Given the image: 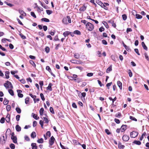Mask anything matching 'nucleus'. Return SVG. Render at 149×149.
<instances>
[{
    "instance_id": "obj_7",
    "label": "nucleus",
    "mask_w": 149,
    "mask_h": 149,
    "mask_svg": "<svg viewBox=\"0 0 149 149\" xmlns=\"http://www.w3.org/2000/svg\"><path fill=\"white\" fill-rule=\"evenodd\" d=\"M127 126L126 125H123L121 126L120 128V130L121 131V132H123L125 131V130H126L127 129Z\"/></svg>"
},
{
    "instance_id": "obj_54",
    "label": "nucleus",
    "mask_w": 149,
    "mask_h": 149,
    "mask_svg": "<svg viewBox=\"0 0 149 149\" xmlns=\"http://www.w3.org/2000/svg\"><path fill=\"white\" fill-rule=\"evenodd\" d=\"M24 139L25 140L27 141H29L30 140L29 137L27 136H24Z\"/></svg>"
},
{
    "instance_id": "obj_6",
    "label": "nucleus",
    "mask_w": 149,
    "mask_h": 149,
    "mask_svg": "<svg viewBox=\"0 0 149 149\" xmlns=\"http://www.w3.org/2000/svg\"><path fill=\"white\" fill-rule=\"evenodd\" d=\"M55 140V139L52 136L50 140L49 141V143L50 146H52L54 144Z\"/></svg>"
},
{
    "instance_id": "obj_19",
    "label": "nucleus",
    "mask_w": 149,
    "mask_h": 149,
    "mask_svg": "<svg viewBox=\"0 0 149 149\" xmlns=\"http://www.w3.org/2000/svg\"><path fill=\"white\" fill-rule=\"evenodd\" d=\"M19 12L22 15L26 16V13L22 10H19Z\"/></svg>"
},
{
    "instance_id": "obj_5",
    "label": "nucleus",
    "mask_w": 149,
    "mask_h": 149,
    "mask_svg": "<svg viewBox=\"0 0 149 149\" xmlns=\"http://www.w3.org/2000/svg\"><path fill=\"white\" fill-rule=\"evenodd\" d=\"M130 139L128 136L126 135H124L122 137L123 140L125 141H127L129 140Z\"/></svg>"
},
{
    "instance_id": "obj_40",
    "label": "nucleus",
    "mask_w": 149,
    "mask_h": 149,
    "mask_svg": "<svg viewBox=\"0 0 149 149\" xmlns=\"http://www.w3.org/2000/svg\"><path fill=\"white\" fill-rule=\"evenodd\" d=\"M73 80H74L75 82H76L77 83H79L81 81V80L79 79H73Z\"/></svg>"
},
{
    "instance_id": "obj_10",
    "label": "nucleus",
    "mask_w": 149,
    "mask_h": 149,
    "mask_svg": "<svg viewBox=\"0 0 149 149\" xmlns=\"http://www.w3.org/2000/svg\"><path fill=\"white\" fill-rule=\"evenodd\" d=\"M31 146L32 149H37L38 146L36 145V144L35 143H32L31 144Z\"/></svg>"
},
{
    "instance_id": "obj_27",
    "label": "nucleus",
    "mask_w": 149,
    "mask_h": 149,
    "mask_svg": "<svg viewBox=\"0 0 149 149\" xmlns=\"http://www.w3.org/2000/svg\"><path fill=\"white\" fill-rule=\"evenodd\" d=\"M112 70V66L111 65L107 69L106 72L107 73H109V72L111 71Z\"/></svg>"
},
{
    "instance_id": "obj_62",
    "label": "nucleus",
    "mask_w": 149,
    "mask_h": 149,
    "mask_svg": "<svg viewBox=\"0 0 149 149\" xmlns=\"http://www.w3.org/2000/svg\"><path fill=\"white\" fill-rule=\"evenodd\" d=\"M102 42L103 44L105 45H107V42L106 40H102Z\"/></svg>"
},
{
    "instance_id": "obj_24",
    "label": "nucleus",
    "mask_w": 149,
    "mask_h": 149,
    "mask_svg": "<svg viewBox=\"0 0 149 149\" xmlns=\"http://www.w3.org/2000/svg\"><path fill=\"white\" fill-rule=\"evenodd\" d=\"M133 143L139 145H140L141 144V142L139 141L135 140L134 141Z\"/></svg>"
},
{
    "instance_id": "obj_47",
    "label": "nucleus",
    "mask_w": 149,
    "mask_h": 149,
    "mask_svg": "<svg viewBox=\"0 0 149 149\" xmlns=\"http://www.w3.org/2000/svg\"><path fill=\"white\" fill-rule=\"evenodd\" d=\"M46 12L47 13L48 15H50L52 13V11L49 10H46Z\"/></svg>"
},
{
    "instance_id": "obj_16",
    "label": "nucleus",
    "mask_w": 149,
    "mask_h": 149,
    "mask_svg": "<svg viewBox=\"0 0 149 149\" xmlns=\"http://www.w3.org/2000/svg\"><path fill=\"white\" fill-rule=\"evenodd\" d=\"M141 45L143 48V49L146 50L147 51L148 50V48L147 46L145 45V44L144 43V42H143L141 43Z\"/></svg>"
},
{
    "instance_id": "obj_42",
    "label": "nucleus",
    "mask_w": 149,
    "mask_h": 149,
    "mask_svg": "<svg viewBox=\"0 0 149 149\" xmlns=\"http://www.w3.org/2000/svg\"><path fill=\"white\" fill-rule=\"evenodd\" d=\"M123 19L124 20H125L127 19V16L125 14L123 15H122Z\"/></svg>"
},
{
    "instance_id": "obj_29",
    "label": "nucleus",
    "mask_w": 149,
    "mask_h": 149,
    "mask_svg": "<svg viewBox=\"0 0 149 149\" xmlns=\"http://www.w3.org/2000/svg\"><path fill=\"white\" fill-rule=\"evenodd\" d=\"M8 92L12 96H13L14 95V92L11 89L8 90Z\"/></svg>"
},
{
    "instance_id": "obj_25",
    "label": "nucleus",
    "mask_w": 149,
    "mask_h": 149,
    "mask_svg": "<svg viewBox=\"0 0 149 149\" xmlns=\"http://www.w3.org/2000/svg\"><path fill=\"white\" fill-rule=\"evenodd\" d=\"M41 20L42 21H44V22H49V19H48L46 18H42L41 19Z\"/></svg>"
},
{
    "instance_id": "obj_37",
    "label": "nucleus",
    "mask_w": 149,
    "mask_h": 149,
    "mask_svg": "<svg viewBox=\"0 0 149 149\" xmlns=\"http://www.w3.org/2000/svg\"><path fill=\"white\" fill-rule=\"evenodd\" d=\"M96 2L99 5L101 6L102 3L99 0H96Z\"/></svg>"
},
{
    "instance_id": "obj_38",
    "label": "nucleus",
    "mask_w": 149,
    "mask_h": 149,
    "mask_svg": "<svg viewBox=\"0 0 149 149\" xmlns=\"http://www.w3.org/2000/svg\"><path fill=\"white\" fill-rule=\"evenodd\" d=\"M10 147L11 149H14L15 148V145L13 143H11L10 145Z\"/></svg>"
},
{
    "instance_id": "obj_41",
    "label": "nucleus",
    "mask_w": 149,
    "mask_h": 149,
    "mask_svg": "<svg viewBox=\"0 0 149 149\" xmlns=\"http://www.w3.org/2000/svg\"><path fill=\"white\" fill-rule=\"evenodd\" d=\"M86 9V8L85 6H83L79 9V10L81 11H84Z\"/></svg>"
},
{
    "instance_id": "obj_61",
    "label": "nucleus",
    "mask_w": 149,
    "mask_h": 149,
    "mask_svg": "<svg viewBox=\"0 0 149 149\" xmlns=\"http://www.w3.org/2000/svg\"><path fill=\"white\" fill-rule=\"evenodd\" d=\"M20 118V116L19 115H17L16 116V120L17 121H18L19 120V118Z\"/></svg>"
},
{
    "instance_id": "obj_46",
    "label": "nucleus",
    "mask_w": 149,
    "mask_h": 149,
    "mask_svg": "<svg viewBox=\"0 0 149 149\" xmlns=\"http://www.w3.org/2000/svg\"><path fill=\"white\" fill-rule=\"evenodd\" d=\"M5 118L4 117H2L1 119L0 122L1 123H3L5 122Z\"/></svg>"
},
{
    "instance_id": "obj_43",
    "label": "nucleus",
    "mask_w": 149,
    "mask_h": 149,
    "mask_svg": "<svg viewBox=\"0 0 149 149\" xmlns=\"http://www.w3.org/2000/svg\"><path fill=\"white\" fill-rule=\"evenodd\" d=\"M29 100V97H27L25 99V103L26 104H28Z\"/></svg>"
},
{
    "instance_id": "obj_23",
    "label": "nucleus",
    "mask_w": 149,
    "mask_h": 149,
    "mask_svg": "<svg viewBox=\"0 0 149 149\" xmlns=\"http://www.w3.org/2000/svg\"><path fill=\"white\" fill-rule=\"evenodd\" d=\"M109 99L110 100H112V104L113 105L114 102V101H115L117 99L116 97H115L114 99H113L111 97H109Z\"/></svg>"
},
{
    "instance_id": "obj_59",
    "label": "nucleus",
    "mask_w": 149,
    "mask_h": 149,
    "mask_svg": "<svg viewBox=\"0 0 149 149\" xmlns=\"http://www.w3.org/2000/svg\"><path fill=\"white\" fill-rule=\"evenodd\" d=\"M104 29L103 27H101L99 29V31L100 32H102L104 31Z\"/></svg>"
},
{
    "instance_id": "obj_64",
    "label": "nucleus",
    "mask_w": 149,
    "mask_h": 149,
    "mask_svg": "<svg viewBox=\"0 0 149 149\" xmlns=\"http://www.w3.org/2000/svg\"><path fill=\"white\" fill-rule=\"evenodd\" d=\"M46 136H48L49 137H50L51 136L50 132L49 131L47 132L46 133Z\"/></svg>"
},
{
    "instance_id": "obj_11",
    "label": "nucleus",
    "mask_w": 149,
    "mask_h": 149,
    "mask_svg": "<svg viewBox=\"0 0 149 149\" xmlns=\"http://www.w3.org/2000/svg\"><path fill=\"white\" fill-rule=\"evenodd\" d=\"M10 115L8 114L6 118V120L7 123H8L10 122Z\"/></svg>"
},
{
    "instance_id": "obj_20",
    "label": "nucleus",
    "mask_w": 149,
    "mask_h": 149,
    "mask_svg": "<svg viewBox=\"0 0 149 149\" xmlns=\"http://www.w3.org/2000/svg\"><path fill=\"white\" fill-rule=\"evenodd\" d=\"M10 73L8 71H6L5 72V75L6 76V78L7 79H8L9 78V74Z\"/></svg>"
},
{
    "instance_id": "obj_2",
    "label": "nucleus",
    "mask_w": 149,
    "mask_h": 149,
    "mask_svg": "<svg viewBox=\"0 0 149 149\" xmlns=\"http://www.w3.org/2000/svg\"><path fill=\"white\" fill-rule=\"evenodd\" d=\"M86 27L89 31H92L94 29V26L91 23L88 22L86 24Z\"/></svg>"
},
{
    "instance_id": "obj_45",
    "label": "nucleus",
    "mask_w": 149,
    "mask_h": 149,
    "mask_svg": "<svg viewBox=\"0 0 149 149\" xmlns=\"http://www.w3.org/2000/svg\"><path fill=\"white\" fill-rule=\"evenodd\" d=\"M49 48L48 47H46L45 48V51L47 53H48L49 51Z\"/></svg>"
},
{
    "instance_id": "obj_8",
    "label": "nucleus",
    "mask_w": 149,
    "mask_h": 149,
    "mask_svg": "<svg viewBox=\"0 0 149 149\" xmlns=\"http://www.w3.org/2000/svg\"><path fill=\"white\" fill-rule=\"evenodd\" d=\"M62 22L65 24H68V16L66 17L63 18L62 20Z\"/></svg>"
},
{
    "instance_id": "obj_48",
    "label": "nucleus",
    "mask_w": 149,
    "mask_h": 149,
    "mask_svg": "<svg viewBox=\"0 0 149 149\" xmlns=\"http://www.w3.org/2000/svg\"><path fill=\"white\" fill-rule=\"evenodd\" d=\"M130 119L132 120H133L135 121H137V120L136 118H135L133 116H130Z\"/></svg>"
},
{
    "instance_id": "obj_44",
    "label": "nucleus",
    "mask_w": 149,
    "mask_h": 149,
    "mask_svg": "<svg viewBox=\"0 0 149 149\" xmlns=\"http://www.w3.org/2000/svg\"><path fill=\"white\" fill-rule=\"evenodd\" d=\"M40 95L42 100L43 101H44L45 100V98L43 94L42 93H41Z\"/></svg>"
},
{
    "instance_id": "obj_60",
    "label": "nucleus",
    "mask_w": 149,
    "mask_h": 149,
    "mask_svg": "<svg viewBox=\"0 0 149 149\" xmlns=\"http://www.w3.org/2000/svg\"><path fill=\"white\" fill-rule=\"evenodd\" d=\"M134 51L138 55H140V54L139 52V50L138 49H134Z\"/></svg>"
},
{
    "instance_id": "obj_35",
    "label": "nucleus",
    "mask_w": 149,
    "mask_h": 149,
    "mask_svg": "<svg viewBox=\"0 0 149 149\" xmlns=\"http://www.w3.org/2000/svg\"><path fill=\"white\" fill-rule=\"evenodd\" d=\"M136 17L137 19H140L142 18V16L140 15L136 14Z\"/></svg>"
},
{
    "instance_id": "obj_12",
    "label": "nucleus",
    "mask_w": 149,
    "mask_h": 149,
    "mask_svg": "<svg viewBox=\"0 0 149 149\" xmlns=\"http://www.w3.org/2000/svg\"><path fill=\"white\" fill-rule=\"evenodd\" d=\"M29 95L33 99L34 102L35 103H36V96L35 95H33L32 94L30 93L29 94Z\"/></svg>"
},
{
    "instance_id": "obj_18",
    "label": "nucleus",
    "mask_w": 149,
    "mask_h": 149,
    "mask_svg": "<svg viewBox=\"0 0 149 149\" xmlns=\"http://www.w3.org/2000/svg\"><path fill=\"white\" fill-rule=\"evenodd\" d=\"M70 61L73 63H77V64H81L83 63L82 62H80V63H77V62H78L79 61L75 60H72Z\"/></svg>"
},
{
    "instance_id": "obj_14",
    "label": "nucleus",
    "mask_w": 149,
    "mask_h": 149,
    "mask_svg": "<svg viewBox=\"0 0 149 149\" xmlns=\"http://www.w3.org/2000/svg\"><path fill=\"white\" fill-rule=\"evenodd\" d=\"M117 84L120 89L121 90L122 89V84L121 82L120 81H118L117 82Z\"/></svg>"
},
{
    "instance_id": "obj_39",
    "label": "nucleus",
    "mask_w": 149,
    "mask_h": 149,
    "mask_svg": "<svg viewBox=\"0 0 149 149\" xmlns=\"http://www.w3.org/2000/svg\"><path fill=\"white\" fill-rule=\"evenodd\" d=\"M44 120L45 121V123H47L49 122V120L46 117H43Z\"/></svg>"
},
{
    "instance_id": "obj_15",
    "label": "nucleus",
    "mask_w": 149,
    "mask_h": 149,
    "mask_svg": "<svg viewBox=\"0 0 149 149\" xmlns=\"http://www.w3.org/2000/svg\"><path fill=\"white\" fill-rule=\"evenodd\" d=\"M15 129L17 131L19 132L21 130V127L18 125H17L16 126Z\"/></svg>"
},
{
    "instance_id": "obj_63",
    "label": "nucleus",
    "mask_w": 149,
    "mask_h": 149,
    "mask_svg": "<svg viewBox=\"0 0 149 149\" xmlns=\"http://www.w3.org/2000/svg\"><path fill=\"white\" fill-rule=\"evenodd\" d=\"M105 132L108 135H109L111 134V133L110 132L109 130L108 129H105Z\"/></svg>"
},
{
    "instance_id": "obj_33",
    "label": "nucleus",
    "mask_w": 149,
    "mask_h": 149,
    "mask_svg": "<svg viewBox=\"0 0 149 149\" xmlns=\"http://www.w3.org/2000/svg\"><path fill=\"white\" fill-rule=\"evenodd\" d=\"M8 100H7L5 98L4 100L3 101V104L4 105H6L8 104Z\"/></svg>"
},
{
    "instance_id": "obj_36",
    "label": "nucleus",
    "mask_w": 149,
    "mask_h": 149,
    "mask_svg": "<svg viewBox=\"0 0 149 149\" xmlns=\"http://www.w3.org/2000/svg\"><path fill=\"white\" fill-rule=\"evenodd\" d=\"M16 110L17 113H21V110L20 108L17 107L16 108Z\"/></svg>"
},
{
    "instance_id": "obj_30",
    "label": "nucleus",
    "mask_w": 149,
    "mask_h": 149,
    "mask_svg": "<svg viewBox=\"0 0 149 149\" xmlns=\"http://www.w3.org/2000/svg\"><path fill=\"white\" fill-rule=\"evenodd\" d=\"M37 142L39 143H42L44 142V140L42 138H41L40 139H38Z\"/></svg>"
},
{
    "instance_id": "obj_26",
    "label": "nucleus",
    "mask_w": 149,
    "mask_h": 149,
    "mask_svg": "<svg viewBox=\"0 0 149 149\" xmlns=\"http://www.w3.org/2000/svg\"><path fill=\"white\" fill-rule=\"evenodd\" d=\"M70 33V32L69 31H66L64 32L63 33V35L65 37H66L68 36Z\"/></svg>"
},
{
    "instance_id": "obj_49",
    "label": "nucleus",
    "mask_w": 149,
    "mask_h": 149,
    "mask_svg": "<svg viewBox=\"0 0 149 149\" xmlns=\"http://www.w3.org/2000/svg\"><path fill=\"white\" fill-rule=\"evenodd\" d=\"M39 123L41 126V127L42 128H43V122L42 120H40L39 122Z\"/></svg>"
},
{
    "instance_id": "obj_52",
    "label": "nucleus",
    "mask_w": 149,
    "mask_h": 149,
    "mask_svg": "<svg viewBox=\"0 0 149 149\" xmlns=\"http://www.w3.org/2000/svg\"><path fill=\"white\" fill-rule=\"evenodd\" d=\"M33 117L36 120H38L39 119V117L37 116V115L35 114H34L33 115Z\"/></svg>"
},
{
    "instance_id": "obj_3",
    "label": "nucleus",
    "mask_w": 149,
    "mask_h": 149,
    "mask_svg": "<svg viewBox=\"0 0 149 149\" xmlns=\"http://www.w3.org/2000/svg\"><path fill=\"white\" fill-rule=\"evenodd\" d=\"M4 86L6 88H8L9 87H10L11 88H13V86L11 83L8 81L4 84Z\"/></svg>"
},
{
    "instance_id": "obj_57",
    "label": "nucleus",
    "mask_w": 149,
    "mask_h": 149,
    "mask_svg": "<svg viewBox=\"0 0 149 149\" xmlns=\"http://www.w3.org/2000/svg\"><path fill=\"white\" fill-rule=\"evenodd\" d=\"M49 110H50V112L51 113H52L53 114H54V111L53 110V109L52 107H50V108Z\"/></svg>"
},
{
    "instance_id": "obj_51",
    "label": "nucleus",
    "mask_w": 149,
    "mask_h": 149,
    "mask_svg": "<svg viewBox=\"0 0 149 149\" xmlns=\"http://www.w3.org/2000/svg\"><path fill=\"white\" fill-rule=\"evenodd\" d=\"M123 45L127 50L128 51L129 49V47L127 46L124 43H123Z\"/></svg>"
},
{
    "instance_id": "obj_58",
    "label": "nucleus",
    "mask_w": 149,
    "mask_h": 149,
    "mask_svg": "<svg viewBox=\"0 0 149 149\" xmlns=\"http://www.w3.org/2000/svg\"><path fill=\"white\" fill-rule=\"evenodd\" d=\"M128 72L129 76L130 77H132V74L131 70H129Z\"/></svg>"
},
{
    "instance_id": "obj_22",
    "label": "nucleus",
    "mask_w": 149,
    "mask_h": 149,
    "mask_svg": "<svg viewBox=\"0 0 149 149\" xmlns=\"http://www.w3.org/2000/svg\"><path fill=\"white\" fill-rule=\"evenodd\" d=\"M125 147V146L123 145H122L121 143L120 142L118 143V148L121 149L122 148L123 149Z\"/></svg>"
},
{
    "instance_id": "obj_53",
    "label": "nucleus",
    "mask_w": 149,
    "mask_h": 149,
    "mask_svg": "<svg viewBox=\"0 0 149 149\" xmlns=\"http://www.w3.org/2000/svg\"><path fill=\"white\" fill-rule=\"evenodd\" d=\"M6 110L8 111H9L10 109L11 106L10 105H7L6 106Z\"/></svg>"
},
{
    "instance_id": "obj_1",
    "label": "nucleus",
    "mask_w": 149,
    "mask_h": 149,
    "mask_svg": "<svg viewBox=\"0 0 149 149\" xmlns=\"http://www.w3.org/2000/svg\"><path fill=\"white\" fill-rule=\"evenodd\" d=\"M8 133V134H11V131L10 130V129L8 128L7 129L6 132V137L5 138V137L4 136H3V139L1 138H0V142L2 144H5L6 141L7 140V136L6 134H7Z\"/></svg>"
},
{
    "instance_id": "obj_56",
    "label": "nucleus",
    "mask_w": 149,
    "mask_h": 149,
    "mask_svg": "<svg viewBox=\"0 0 149 149\" xmlns=\"http://www.w3.org/2000/svg\"><path fill=\"white\" fill-rule=\"evenodd\" d=\"M78 144L79 145H81L84 149H86V146L85 144H84L81 145L79 142L78 143Z\"/></svg>"
},
{
    "instance_id": "obj_9",
    "label": "nucleus",
    "mask_w": 149,
    "mask_h": 149,
    "mask_svg": "<svg viewBox=\"0 0 149 149\" xmlns=\"http://www.w3.org/2000/svg\"><path fill=\"white\" fill-rule=\"evenodd\" d=\"M11 139L12 140L13 143H17V139L16 136L14 137H11Z\"/></svg>"
},
{
    "instance_id": "obj_55",
    "label": "nucleus",
    "mask_w": 149,
    "mask_h": 149,
    "mask_svg": "<svg viewBox=\"0 0 149 149\" xmlns=\"http://www.w3.org/2000/svg\"><path fill=\"white\" fill-rule=\"evenodd\" d=\"M5 3H6L7 5L8 6L10 7H12L13 6V5L10 3H9L6 1L5 2Z\"/></svg>"
},
{
    "instance_id": "obj_50",
    "label": "nucleus",
    "mask_w": 149,
    "mask_h": 149,
    "mask_svg": "<svg viewBox=\"0 0 149 149\" xmlns=\"http://www.w3.org/2000/svg\"><path fill=\"white\" fill-rule=\"evenodd\" d=\"M31 15L32 17H34V18H36V16L34 12H31Z\"/></svg>"
},
{
    "instance_id": "obj_32",
    "label": "nucleus",
    "mask_w": 149,
    "mask_h": 149,
    "mask_svg": "<svg viewBox=\"0 0 149 149\" xmlns=\"http://www.w3.org/2000/svg\"><path fill=\"white\" fill-rule=\"evenodd\" d=\"M29 62L34 67H36V64L32 60H30L29 61Z\"/></svg>"
},
{
    "instance_id": "obj_34",
    "label": "nucleus",
    "mask_w": 149,
    "mask_h": 149,
    "mask_svg": "<svg viewBox=\"0 0 149 149\" xmlns=\"http://www.w3.org/2000/svg\"><path fill=\"white\" fill-rule=\"evenodd\" d=\"M19 35L20 36L21 38L23 39H25L26 38V37L22 33H20L19 34Z\"/></svg>"
},
{
    "instance_id": "obj_28",
    "label": "nucleus",
    "mask_w": 149,
    "mask_h": 149,
    "mask_svg": "<svg viewBox=\"0 0 149 149\" xmlns=\"http://www.w3.org/2000/svg\"><path fill=\"white\" fill-rule=\"evenodd\" d=\"M74 57L77 59H78L80 57V55L78 53H75L74 55Z\"/></svg>"
},
{
    "instance_id": "obj_17",
    "label": "nucleus",
    "mask_w": 149,
    "mask_h": 149,
    "mask_svg": "<svg viewBox=\"0 0 149 149\" xmlns=\"http://www.w3.org/2000/svg\"><path fill=\"white\" fill-rule=\"evenodd\" d=\"M31 136L32 138L34 139L36 137V132H32Z\"/></svg>"
},
{
    "instance_id": "obj_21",
    "label": "nucleus",
    "mask_w": 149,
    "mask_h": 149,
    "mask_svg": "<svg viewBox=\"0 0 149 149\" xmlns=\"http://www.w3.org/2000/svg\"><path fill=\"white\" fill-rule=\"evenodd\" d=\"M44 109L43 108H41L39 111V113L40 115L42 116L44 113Z\"/></svg>"
},
{
    "instance_id": "obj_31",
    "label": "nucleus",
    "mask_w": 149,
    "mask_h": 149,
    "mask_svg": "<svg viewBox=\"0 0 149 149\" xmlns=\"http://www.w3.org/2000/svg\"><path fill=\"white\" fill-rule=\"evenodd\" d=\"M74 34H77L78 35H80L81 34V32L78 30H75L74 32Z\"/></svg>"
},
{
    "instance_id": "obj_13",
    "label": "nucleus",
    "mask_w": 149,
    "mask_h": 149,
    "mask_svg": "<svg viewBox=\"0 0 149 149\" xmlns=\"http://www.w3.org/2000/svg\"><path fill=\"white\" fill-rule=\"evenodd\" d=\"M52 84L51 83H50L49 84L48 86L47 87V89L49 90L50 91H52Z\"/></svg>"
},
{
    "instance_id": "obj_4",
    "label": "nucleus",
    "mask_w": 149,
    "mask_h": 149,
    "mask_svg": "<svg viewBox=\"0 0 149 149\" xmlns=\"http://www.w3.org/2000/svg\"><path fill=\"white\" fill-rule=\"evenodd\" d=\"M138 132L135 131H133L130 133V136L131 138H135L138 136Z\"/></svg>"
}]
</instances>
